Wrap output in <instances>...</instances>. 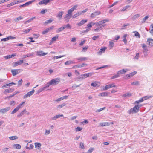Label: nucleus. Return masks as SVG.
Masks as SVG:
<instances>
[{"mask_svg":"<svg viewBox=\"0 0 153 153\" xmlns=\"http://www.w3.org/2000/svg\"><path fill=\"white\" fill-rule=\"evenodd\" d=\"M60 81L61 79L59 78H56L51 79L48 83L50 86L51 85L54 86L58 84Z\"/></svg>","mask_w":153,"mask_h":153,"instance_id":"obj_1","label":"nucleus"},{"mask_svg":"<svg viewBox=\"0 0 153 153\" xmlns=\"http://www.w3.org/2000/svg\"><path fill=\"white\" fill-rule=\"evenodd\" d=\"M140 105H135L134 107L131 108L128 111L129 114L133 113H136L138 112L141 106Z\"/></svg>","mask_w":153,"mask_h":153,"instance_id":"obj_2","label":"nucleus"},{"mask_svg":"<svg viewBox=\"0 0 153 153\" xmlns=\"http://www.w3.org/2000/svg\"><path fill=\"white\" fill-rule=\"evenodd\" d=\"M78 7V5H76L73 6V7L71 8L70 9L68 10L67 11V13L68 14L70 15L71 16H72V13L75 10H76Z\"/></svg>","mask_w":153,"mask_h":153,"instance_id":"obj_3","label":"nucleus"},{"mask_svg":"<svg viewBox=\"0 0 153 153\" xmlns=\"http://www.w3.org/2000/svg\"><path fill=\"white\" fill-rule=\"evenodd\" d=\"M50 86V85L48 84V83H47L42 88H41L39 89L38 91V93H40L42 91H46L48 90L47 89V88H49Z\"/></svg>","mask_w":153,"mask_h":153,"instance_id":"obj_4","label":"nucleus"},{"mask_svg":"<svg viewBox=\"0 0 153 153\" xmlns=\"http://www.w3.org/2000/svg\"><path fill=\"white\" fill-rule=\"evenodd\" d=\"M71 17H72V16L67 13V14L64 16L63 19L65 21H66V22H68Z\"/></svg>","mask_w":153,"mask_h":153,"instance_id":"obj_5","label":"nucleus"},{"mask_svg":"<svg viewBox=\"0 0 153 153\" xmlns=\"http://www.w3.org/2000/svg\"><path fill=\"white\" fill-rule=\"evenodd\" d=\"M22 70L20 69H15V70H11V72L12 73V74L13 76H15L17 74H18L19 73L21 72V71H22Z\"/></svg>","mask_w":153,"mask_h":153,"instance_id":"obj_6","label":"nucleus"},{"mask_svg":"<svg viewBox=\"0 0 153 153\" xmlns=\"http://www.w3.org/2000/svg\"><path fill=\"white\" fill-rule=\"evenodd\" d=\"M10 109V107H8L0 109V113L2 114H4L8 111Z\"/></svg>","mask_w":153,"mask_h":153,"instance_id":"obj_7","label":"nucleus"},{"mask_svg":"<svg viewBox=\"0 0 153 153\" xmlns=\"http://www.w3.org/2000/svg\"><path fill=\"white\" fill-rule=\"evenodd\" d=\"M34 91L35 90L33 89L32 91L27 92L26 94L24 95L23 97L24 98H25L30 97L33 94Z\"/></svg>","mask_w":153,"mask_h":153,"instance_id":"obj_8","label":"nucleus"},{"mask_svg":"<svg viewBox=\"0 0 153 153\" xmlns=\"http://www.w3.org/2000/svg\"><path fill=\"white\" fill-rule=\"evenodd\" d=\"M129 71V69H122V70H120L118 71L117 74L119 75L122 74H125L126 72Z\"/></svg>","mask_w":153,"mask_h":153,"instance_id":"obj_9","label":"nucleus"},{"mask_svg":"<svg viewBox=\"0 0 153 153\" xmlns=\"http://www.w3.org/2000/svg\"><path fill=\"white\" fill-rule=\"evenodd\" d=\"M48 53H44L42 51H36V54L39 56H43L46 55Z\"/></svg>","mask_w":153,"mask_h":153,"instance_id":"obj_10","label":"nucleus"},{"mask_svg":"<svg viewBox=\"0 0 153 153\" xmlns=\"http://www.w3.org/2000/svg\"><path fill=\"white\" fill-rule=\"evenodd\" d=\"M27 111L26 109H24L21 112L19 113L17 115V117L18 118H20L24 114H25L27 112Z\"/></svg>","mask_w":153,"mask_h":153,"instance_id":"obj_11","label":"nucleus"},{"mask_svg":"<svg viewBox=\"0 0 153 153\" xmlns=\"http://www.w3.org/2000/svg\"><path fill=\"white\" fill-rule=\"evenodd\" d=\"M137 73V72L136 71H134L130 73L126 74V76H127V79H129L131 77L133 76L134 75H135Z\"/></svg>","mask_w":153,"mask_h":153,"instance_id":"obj_12","label":"nucleus"},{"mask_svg":"<svg viewBox=\"0 0 153 153\" xmlns=\"http://www.w3.org/2000/svg\"><path fill=\"white\" fill-rule=\"evenodd\" d=\"M101 13V12L100 11H97L92 13L91 15V17L92 18H94L96 16L99 15Z\"/></svg>","mask_w":153,"mask_h":153,"instance_id":"obj_13","label":"nucleus"},{"mask_svg":"<svg viewBox=\"0 0 153 153\" xmlns=\"http://www.w3.org/2000/svg\"><path fill=\"white\" fill-rule=\"evenodd\" d=\"M64 13V12L62 11H59L57 14L56 16V17L59 19V20L62 19V16Z\"/></svg>","mask_w":153,"mask_h":153,"instance_id":"obj_14","label":"nucleus"},{"mask_svg":"<svg viewBox=\"0 0 153 153\" xmlns=\"http://www.w3.org/2000/svg\"><path fill=\"white\" fill-rule=\"evenodd\" d=\"M147 42V44L150 47L153 46V39H152L148 38Z\"/></svg>","mask_w":153,"mask_h":153,"instance_id":"obj_15","label":"nucleus"},{"mask_svg":"<svg viewBox=\"0 0 153 153\" xmlns=\"http://www.w3.org/2000/svg\"><path fill=\"white\" fill-rule=\"evenodd\" d=\"M141 46L143 48V52L146 53L148 51V48L146 45L145 44L143 43L141 44Z\"/></svg>","mask_w":153,"mask_h":153,"instance_id":"obj_16","label":"nucleus"},{"mask_svg":"<svg viewBox=\"0 0 153 153\" xmlns=\"http://www.w3.org/2000/svg\"><path fill=\"white\" fill-rule=\"evenodd\" d=\"M110 123L107 122H102V123H101L99 124V126H102V127H104V126H110Z\"/></svg>","mask_w":153,"mask_h":153,"instance_id":"obj_17","label":"nucleus"},{"mask_svg":"<svg viewBox=\"0 0 153 153\" xmlns=\"http://www.w3.org/2000/svg\"><path fill=\"white\" fill-rule=\"evenodd\" d=\"M92 27V26L91 25V24H88L87 25V27H86V29L85 30L83 31V32L85 33L88 32L90 30L91 28Z\"/></svg>","mask_w":153,"mask_h":153,"instance_id":"obj_18","label":"nucleus"},{"mask_svg":"<svg viewBox=\"0 0 153 153\" xmlns=\"http://www.w3.org/2000/svg\"><path fill=\"white\" fill-rule=\"evenodd\" d=\"M34 1H33V0L29 1L28 2H27L26 3H25L24 4H23L20 5L19 7H25L26 6H27L28 5L31 4L33 2H34Z\"/></svg>","mask_w":153,"mask_h":153,"instance_id":"obj_19","label":"nucleus"},{"mask_svg":"<svg viewBox=\"0 0 153 153\" xmlns=\"http://www.w3.org/2000/svg\"><path fill=\"white\" fill-rule=\"evenodd\" d=\"M63 115L62 114H58L56 116H54L52 117L51 118V120H55L57 119H58L60 117H63Z\"/></svg>","mask_w":153,"mask_h":153,"instance_id":"obj_20","label":"nucleus"},{"mask_svg":"<svg viewBox=\"0 0 153 153\" xmlns=\"http://www.w3.org/2000/svg\"><path fill=\"white\" fill-rule=\"evenodd\" d=\"M23 60H20L13 63V66L16 67L19 65H20L23 63Z\"/></svg>","mask_w":153,"mask_h":153,"instance_id":"obj_21","label":"nucleus"},{"mask_svg":"<svg viewBox=\"0 0 153 153\" xmlns=\"http://www.w3.org/2000/svg\"><path fill=\"white\" fill-rule=\"evenodd\" d=\"M106 48L105 47L101 48L100 49V50L98 52V54L99 55H102V53H104L105 52V51L106 49Z\"/></svg>","mask_w":153,"mask_h":153,"instance_id":"obj_22","label":"nucleus"},{"mask_svg":"<svg viewBox=\"0 0 153 153\" xmlns=\"http://www.w3.org/2000/svg\"><path fill=\"white\" fill-rule=\"evenodd\" d=\"M21 108H20V107L18 105L12 111L11 114H13L15 113H16V112H17L19 109Z\"/></svg>","mask_w":153,"mask_h":153,"instance_id":"obj_23","label":"nucleus"},{"mask_svg":"<svg viewBox=\"0 0 153 153\" xmlns=\"http://www.w3.org/2000/svg\"><path fill=\"white\" fill-rule=\"evenodd\" d=\"M87 21V19H83L81 21L79 22L77 24V25L78 26H81L84 24Z\"/></svg>","mask_w":153,"mask_h":153,"instance_id":"obj_24","label":"nucleus"},{"mask_svg":"<svg viewBox=\"0 0 153 153\" xmlns=\"http://www.w3.org/2000/svg\"><path fill=\"white\" fill-rule=\"evenodd\" d=\"M49 2V0H42L39 2V4L42 5L45 4H46Z\"/></svg>","mask_w":153,"mask_h":153,"instance_id":"obj_25","label":"nucleus"},{"mask_svg":"<svg viewBox=\"0 0 153 153\" xmlns=\"http://www.w3.org/2000/svg\"><path fill=\"white\" fill-rule=\"evenodd\" d=\"M93 74L92 73H88L82 74L84 79H85L88 77L91 76Z\"/></svg>","mask_w":153,"mask_h":153,"instance_id":"obj_26","label":"nucleus"},{"mask_svg":"<svg viewBox=\"0 0 153 153\" xmlns=\"http://www.w3.org/2000/svg\"><path fill=\"white\" fill-rule=\"evenodd\" d=\"M14 90L13 88H8L6 89L4 91V93L5 94L6 93H10L14 91Z\"/></svg>","mask_w":153,"mask_h":153,"instance_id":"obj_27","label":"nucleus"},{"mask_svg":"<svg viewBox=\"0 0 153 153\" xmlns=\"http://www.w3.org/2000/svg\"><path fill=\"white\" fill-rule=\"evenodd\" d=\"M91 85V86L94 87H96L99 86V83L98 82H94L92 83Z\"/></svg>","mask_w":153,"mask_h":153,"instance_id":"obj_28","label":"nucleus"},{"mask_svg":"<svg viewBox=\"0 0 153 153\" xmlns=\"http://www.w3.org/2000/svg\"><path fill=\"white\" fill-rule=\"evenodd\" d=\"M109 93L108 92H104L102 93H100L99 94V96L101 97H106L108 96V95Z\"/></svg>","mask_w":153,"mask_h":153,"instance_id":"obj_29","label":"nucleus"},{"mask_svg":"<svg viewBox=\"0 0 153 153\" xmlns=\"http://www.w3.org/2000/svg\"><path fill=\"white\" fill-rule=\"evenodd\" d=\"M81 15H82V13L81 11H78L74 15H73L72 18H75L76 17L78 16H79Z\"/></svg>","mask_w":153,"mask_h":153,"instance_id":"obj_30","label":"nucleus"},{"mask_svg":"<svg viewBox=\"0 0 153 153\" xmlns=\"http://www.w3.org/2000/svg\"><path fill=\"white\" fill-rule=\"evenodd\" d=\"M35 148L38 149H40V148L41 146V144L40 143L36 142L34 143Z\"/></svg>","mask_w":153,"mask_h":153,"instance_id":"obj_31","label":"nucleus"},{"mask_svg":"<svg viewBox=\"0 0 153 153\" xmlns=\"http://www.w3.org/2000/svg\"><path fill=\"white\" fill-rule=\"evenodd\" d=\"M34 54L33 53H28L27 54L24 55L23 56V58H25L27 57H30L33 56L34 55Z\"/></svg>","mask_w":153,"mask_h":153,"instance_id":"obj_32","label":"nucleus"},{"mask_svg":"<svg viewBox=\"0 0 153 153\" xmlns=\"http://www.w3.org/2000/svg\"><path fill=\"white\" fill-rule=\"evenodd\" d=\"M16 85V83H14V82H11V83H9V84H6L5 85H3L2 86V88H7V86H8L10 87V86H11L12 85Z\"/></svg>","mask_w":153,"mask_h":153,"instance_id":"obj_33","label":"nucleus"},{"mask_svg":"<svg viewBox=\"0 0 153 153\" xmlns=\"http://www.w3.org/2000/svg\"><path fill=\"white\" fill-rule=\"evenodd\" d=\"M16 56V54H13L12 55H9L5 56L4 58L5 59H8L10 58H11L13 57H14Z\"/></svg>","mask_w":153,"mask_h":153,"instance_id":"obj_34","label":"nucleus"},{"mask_svg":"<svg viewBox=\"0 0 153 153\" xmlns=\"http://www.w3.org/2000/svg\"><path fill=\"white\" fill-rule=\"evenodd\" d=\"M75 63V62L73 61L69 60H68V61L66 62L64 64L65 65H69L71 64H74Z\"/></svg>","mask_w":153,"mask_h":153,"instance_id":"obj_35","label":"nucleus"},{"mask_svg":"<svg viewBox=\"0 0 153 153\" xmlns=\"http://www.w3.org/2000/svg\"><path fill=\"white\" fill-rule=\"evenodd\" d=\"M87 58L85 57H80L76 59L77 60H79V61H83L87 60Z\"/></svg>","mask_w":153,"mask_h":153,"instance_id":"obj_36","label":"nucleus"},{"mask_svg":"<svg viewBox=\"0 0 153 153\" xmlns=\"http://www.w3.org/2000/svg\"><path fill=\"white\" fill-rule=\"evenodd\" d=\"M35 18H36V17H32V18L29 19L28 20H27L25 22H24V23L25 24H26V23H27L30 22L33 20L34 19H35Z\"/></svg>","mask_w":153,"mask_h":153,"instance_id":"obj_37","label":"nucleus"},{"mask_svg":"<svg viewBox=\"0 0 153 153\" xmlns=\"http://www.w3.org/2000/svg\"><path fill=\"white\" fill-rule=\"evenodd\" d=\"M23 19V17L21 16H20L19 17H18L16 18L15 19L13 20V21L15 22H17L18 21Z\"/></svg>","mask_w":153,"mask_h":153,"instance_id":"obj_38","label":"nucleus"},{"mask_svg":"<svg viewBox=\"0 0 153 153\" xmlns=\"http://www.w3.org/2000/svg\"><path fill=\"white\" fill-rule=\"evenodd\" d=\"M9 138L10 140H15L17 139L18 137L16 136H13L10 137Z\"/></svg>","mask_w":153,"mask_h":153,"instance_id":"obj_39","label":"nucleus"},{"mask_svg":"<svg viewBox=\"0 0 153 153\" xmlns=\"http://www.w3.org/2000/svg\"><path fill=\"white\" fill-rule=\"evenodd\" d=\"M126 36L127 35L125 34L123 36V41L125 43V44H126L127 43V41L126 40Z\"/></svg>","mask_w":153,"mask_h":153,"instance_id":"obj_40","label":"nucleus"},{"mask_svg":"<svg viewBox=\"0 0 153 153\" xmlns=\"http://www.w3.org/2000/svg\"><path fill=\"white\" fill-rule=\"evenodd\" d=\"M131 85L136 86H139L140 85V83L139 81H136L135 82H133L131 83Z\"/></svg>","mask_w":153,"mask_h":153,"instance_id":"obj_41","label":"nucleus"},{"mask_svg":"<svg viewBox=\"0 0 153 153\" xmlns=\"http://www.w3.org/2000/svg\"><path fill=\"white\" fill-rule=\"evenodd\" d=\"M13 146L15 147V148L17 149H20L21 148V145L18 144H15L13 145Z\"/></svg>","mask_w":153,"mask_h":153,"instance_id":"obj_42","label":"nucleus"},{"mask_svg":"<svg viewBox=\"0 0 153 153\" xmlns=\"http://www.w3.org/2000/svg\"><path fill=\"white\" fill-rule=\"evenodd\" d=\"M131 94L130 93H127L124 94L122 96L123 97H130L131 96Z\"/></svg>","mask_w":153,"mask_h":153,"instance_id":"obj_43","label":"nucleus"},{"mask_svg":"<svg viewBox=\"0 0 153 153\" xmlns=\"http://www.w3.org/2000/svg\"><path fill=\"white\" fill-rule=\"evenodd\" d=\"M130 7V6L129 5H128L123 7V9L121 10V11H125L126 9Z\"/></svg>","mask_w":153,"mask_h":153,"instance_id":"obj_44","label":"nucleus"},{"mask_svg":"<svg viewBox=\"0 0 153 153\" xmlns=\"http://www.w3.org/2000/svg\"><path fill=\"white\" fill-rule=\"evenodd\" d=\"M65 28V27H62L60 28H59L57 29V30L56 31V32L57 33H58L59 32H61Z\"/></svg>","mask_w":153,"mask_h":153,"instance_id":"obj_45","label":"nucleus"},{"mask_svg":"<svg viewBox=\"0 0 153 153\" xmlns=\"http://www.w3.org/2000/svg\"><path fill=\"white\" fill-rule=\"evenodd\" d=\"M134 33H135V34H134V36L136 37H137L140 38V36L139 34V33L137 31H134L133 32Z\"/></svg>","mask_w":153,"mask_h":153,"instance_id":"obj_46","label":"nucleus"},{"mask_svg":"<svg viewBox=\"0 0 153 153\" xmlns=\"http://www.w3.org/2000/svg\"><path fill=\"white\" fill-rule=\"evenodd\" d=\"M114 42L112 41H110L109 42V47L112 48L114 47Z\"/></svg>","mask_w":153,"mask_h":153,"instance_id":"obj_47","label":"nucleus"},{"mask_svg":"<svg viewBox=\"0 0 153 153\" xmlns=\"http://www.w3.org/2000/svg\"><path fill=\"white\" fill-rule=\"evenodd\" d=\"M143 98H142L140 99L139 100L137 101H136L135 102V103H137V104H139V103L142 102L143 101Z\"/></svg>","mask_w":153,"mask_h":153,"instance_id":"obj_48","label":"nucleus"},{"mask_svg":"<svg viewBox=\"0 0 153 153\" xmlns=\"http://www.w3.org/2000/svg\"><path fill=\"white\" fill-rule=\"evenodd\" d=\"M34 147V146L32 144H30V147H28L27 146H26L25 148L26 149L30 150L31 149H33Z\"/></svg>","mask_w":153,"mask_h":153,"instance_id":"obj_49","label":"nucleus"},{"mask_svg":"<svg viewBox=\"0 0 153 153\" xmlns=\"http://www.w3.org/2000/svg\"><path fill=\"white\" fill-rule=\"evenodd\" d=\"M149 17V16H146L143 19L142 23H145L146 21L148 19Z\"/></svg>","mask_w":153,"mask_h":153,"instance_id":"obj_50","label":"nucleus"},{"mask_svg":"<svg viewBox=\"0 0 153 153\" xmlns=\"http://www.w3.org/2000/svg\"><path fill=\"white\" fill-rule=\"evenodd\" d=\"M111 88V86H110V84L108 85H106L105 88H103V90H107L109 88Z\"/></svg>","mask_w":153,"mask_h":153,"instance_id":"obj_51","label":"nucleus"},{"mask_svg":"<svg viewBox=\"0 0 153 153\" xmlns=\"http://www.w3.org/2000/svg\"><path fill=\"white\" fill-rule=\"evenodd\" d=\"M59 36L56 35L55 36L53 37L52 39L51 40L53 42L56 41V39L58 38Z\"/></svg>","mask_w":153,"mask_h":153,"instance_id":"obj_52","label":"nucleus"},{"mask_svg":"<svg viewBox=\"0 0 153 153\" xmlns=\"http://www.w3.org/2000/svg\"><path fill=\"white\" fill-rule=\"evenodd\" d=\"M50 133V130H46L45 131V132L44 134L45 136H47L48 134H49Z\"/></svg>","mask_w":153,"mask_h":153,"instance_id":"obj_53","label":"nucleus"},{"mask_svg":"<svg viewBox=\"0 0 153 153\" xmlns=\"http://www.w3.org/2000/svg\"><path fill=\"white\" fill-rule=\"evenodd\" d=\"M64 27H65V28H70L71 29V26L70 25V24L69 23L67 24V25H64L63 26Z\"/></svg>","mask_w":153,"mask_h":153,"instance_id":"obj_54","label":"nucleus"},{"mask_svg":"<svg viewBox=\"0 0 153 153\" xmlns=\"http://www.w3.org/2000/svg\"><path fill=\"white\" fill-rule=\"evenodd\" d=\"M119 76V75H118V74H116L113 76H112L111 78L110 79H114L117 78V77H118Z\"/></svg>","mask_w":153,"mask_h":153,"instance_id":"obj_55","label":"nucleus"},{"mask_svg":"<svg viewBox=\"0 0 153 153\" xmlns=\"http://www.w3.org/2000/svg\"><path fill=\"white\" fill-rule=\"evenodd\" d=\"M65 105H66V104L65 103H63L62 104L58 105L57 108H62V107H63L65 106Z\"/></svg>","mask_w":153,"mask_h":153,"instance_id":"obj_56","label":"nucleus"},{"mask_svg":"<svg viewBox=\"0 0 153 153\" xmlns=\"http://www.w3.org/2000/svg\"><path fill=\"white\" fill-rule=\"evenodd\" d=\"M32 29L30 28L28 29L25 30H23V33L24 34L27 33H28L29 32H30L31 30Z\"/></svg>","mask_w":153,"mask_h":153,"instance_id":"obj_57","label":"nucleus"},{"mask_svg":"<svg viewBox=\"0 0 153 153\" xmlns=\"http://www.w3.org/2000/svg\"><path fill=\"white\" fill-rule=\"evenodd\" d=\"M103 22L102 20L100 21L97 22L96 23V24L97 25V26H100L103 24Z\"/></svg>","mask_w":153,"mask_h":153,"instance_id":"obj_58","label":"nucleus"},{"mask_svg":"<svg viewBox=\"0 0 153 153\" xmlns=\"http://www.w3.org/2000/svg\"><path fill=\"white\" fill-rule=\"evenodd\" d=\"M80 148L83 149H84L85 147L83 143L82 142L80 143Z\"/></svg>","mask_w":153,"mask_h":153,"instance_id":"obj_59","label":"nucleus"},{"mask_svg":"<svg viewBox=\"0 0 153 153\" xmlns=\"http://www.w3.org/2000/svg\"><path fill=\"white\" fill-rule=\"evenodd\" d=\"M77 78L79 80H81L84 79L82 74L79 76Z\"/></svg>","mask_w":153,"mask_h":153,"instance_id":"obj_60","label":"nucleus"},{"mask_svg":"<svg viewBox=\"0 0 153 153\" xmlns=\"http://www.w3.org/2000/svg\"><path fill=\"white\" fill-rule=\"evenodd\" d=\"M140 16L139 14H137L134 15L133 18V19H135L138 18Z\"/></svg>","mask_w":153,"mask_h":153,"instance_id":"obj_61","label":"nucleus"},{"mask_svg":"<svg viewBox=\"0 0 153 153\" xmlns=\"http://www.w3.org/2000/svg\"><path fill=\"white\" fill-rule=\"evenodd\" d=\"M99 38V36L98 35L96 36H93L92 38V39H93V40L95 41L97 39H98Z\"/></svg>","mask_w":153,"mask_h":153,"instance_id":"obj_62","label":"nucleus"},{"mask_svg":"<svg viewBox=\"0 0 153 153\" xmlns=\"http://www.w3.org/2000/svg\"><path fill=\"white\" fill-rule=\"evenodd\" d=\"M94 148H90L87 152V153H91L94 150Z\"/></svg>","mask_w":153,"mask_h":153,"instance_id":"obj_63","label":"nucleus"},{"mask_svg":"<svg viewBox=\"0 0 153 153\" xmlns=\"http://www.w3.org/2000/svg\"><path fill=\"white\" fill-rule=\"evenodd\" d=\"M151 26L152 28L150 31V33L152 35H153V24H152L151 25Z\"/></svg>","mask_w":153,"mask_h":153,"instance_id":"obj_64","label":"nucleus"}]
</instances>
